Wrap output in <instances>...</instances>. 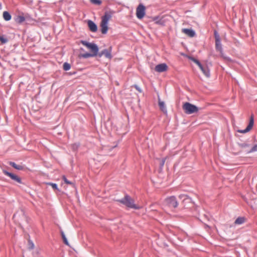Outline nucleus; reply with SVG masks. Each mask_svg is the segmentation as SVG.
I'll return each mask as SVG.
<instances>
[{
    "instance_id": "obj_17",
    "label": "nucleus",
    "mask_w": 257,
    "mask_h": 257,
    "mask_svg": "<svg viewBox=\"0 0 257 257\" xmlns=\"http://www.w3.org/2000/svg\"><path fill=\"white\" fill-rule=\"evenodd\" d=\"M10 165L13 167H14L15 169L18 170H22L23 169V167L22 166L17 165L14 162H10Z\"/></svg>"
},
{
    "instance_id": "obj_12",
    "label": "nucleus",
    "mask_w": 257,
    "mask_h": 257,
    "mask_svg": "<svg viewBox=\"0 0 257 257\" xmlns=\"http://www.w3.org/2000/svg\"><path fill=\"white\" fill-rule=\"evenodd\" d=\"M103 55L105 56L106 58L110 59L111 58V50L104 49L101 51L98 54L99 57H101Z\"/></svg>"
},
{
    "instance_id": "obj_3",
    "label": "nucleus",
    "mask_w": 257,
    "mask_h": 257,
    "mask_svg": "<svg viewBox=\"0 0 257 257\" xmlns=\"http://www.w3.org/2000/svg\"><path fill=\"white\" fill-rule=\"evenodd\" d=\"M110 18V16L105 14L102 17L100 24L101 32L102 34H105L108 30V22Z\"/></svg>"
},
{
    "instance_id": "obj_5",
    "label": "nucleus",
    "mask_w": 257,
    "mask_h": 257,
    "mask_svg": "<svg viewBox=\"0 0 257 257\" xmlns=\"http://www.w3.org/2000/svg\"><path fill=\"white\" fill-rule=\"evenodd\" d=\"M165 202L170 207L176 208L178 206V202L174 196H171L167 198Z\"/></svg>"
},
{
    "instance_id": "obj_18",
    "label": "nucleus",
    "mask_w": 257,
    "mask_h": 257,
    "mask_svg": "<svg viewBox=\"0 0 257 257\" xmlns=\"http://www.w3.org/2000/svg\"><path fill=\"white\" fill-rule=\"evenodd\" d=\"M3 18H4L5 20H6L7 21H10L12 17H11V15L9 13H8L7 11H5L3 13Z\"/></svg>"
},
{
    "instance_id": "obj_34",
    "label": "nucleus",
    "mask_w": 257,
    "mask_h": 257,
    "mask_svg": "<svg viewBox=\"0 0 257 257\" xmlns=\"http://www.w3.org/2000/svg\"><path fill=\"white\" fill-rule=\"evenodd\" d=\"M180 198H182V197H185V198L184 199V200H185L186 199V196H184V195H180L179 196Z\"/></svg>"
},
{
    "instance_id": "obj_29",
    "label": "nucleus",
    "mask_w": 257,
    "mask_h": 257,
    "mask_svg": "<svg viewBox=\"0 0 257 257\" xmlns=\"http://www.w3.org/2000/svg\"><path fill=\"white\" fill-rule=\"evenodd\" d=\"M73 150H76L78 147V145L77 144H73L72 146Z\"/></svg>"
},
{
    "instance_id": "obj_19",
    "label": "nucleus",
    "mask_w": 257,
    "mask_h": 257,
    "mask_svg": "<svg viewBox=\"0 0 257 257\" xmlns=\"http://www.w3.org/2000/svg\"><path fill=\"white\" fill-rule=\"evenodd\" d=\"M96 56L95 55H93V54L92 53H86L85 54H80L79 55V57H82V58H89V57H94V56Z\"/></svg>"
},
{
    "instance_id": "obj_24",
    "label": "nucleus",
    "mask_w": 257,
    "mask_h": 257,
    "mask_svg": "<svg viewBox=\"0 0 257 257\" xmlns=\"http://www.w3.org/2000/svg\"><path fill=\"white\" fill-rule=\"evenodd\" d=\"M47 184L51 186L53 188V189H54V190H57L58 189L57 185L56 184L52 183H48Z\"/></svg>"
},
{
    "instance_id": "obj_2",
    "label": "nucleus",
    "mask_w": 257,
    "mask_h": 257,
    "mask_svg": "<svg viewBox=\"0 0 257 257\" xmlns=\"http://www.w3.org/2000/svg\"><path fill=\"white\" fill-rule=\"evenodd\" d=\"M184 112L188 114L197 112L199 110L198 108L195 105L189 102H185L182 106Z\"/></svg>"
},
{
    "instance_id": "obj_14",
    "label": "nucleus",
    "mask_w": 257,
    "mask_h": 257,
    "mask_svg": "<svg viewBox=\"0 0 257 257\" xmlns=\"http://www.w3.org/2000/svg\"><path fill=\"white\" fill-rule=\"evenodd\" d=\"M203 74L207 77L210 76L209 70L207 67H203L202 65L200 67Z\"/></svg>"
},
{
    "instance_id": "obj_37",
    "label": "nucleus",
    "mask_w": 257,
    "mask_h": 257,
    "mask_svg": "<svg viewBox=\"0 0 257 257\" xmlns=\"http://www.w3.org/2000/svg\"><path fill=\"white\" fill-rule=\"evenodd\" d=\"M244 146H248V145H246V144H244Z\"/></svg>"
},
{
    "instance_id": "obj_25",
    "label": "nucleus",
    "mask_w": 257,
    "mask_h": 257,
    "mask_svg": "<svg viewBox=\"0 0 257 257\" xmlns=\"http://www.w3.org/2000/svg\"><path fill=\"white\" fill-rule=\"evenodd\" d=\"M28 245H29V249H33L34 247V244L30 240H29L28 241Z\"/></svg>"
},
{
    "instance_id": "obj_21",
    "label": "nucleus",
    "mask_w": 257,
    "mask_h": 257,
    "mask_svg": "<svg viewBox=\"0 0 257 257\" xmlns=\"http://www.w3.org/2000/svg\"><path fill=\"white\" fill-rule=\"evenodd\" d=\"M71 68L70 65L68 63H64L63 64V69L65 71L69 70Z\"/></svg>"
},
{
    "instance_id": "obj_22",
    "label": "nucleus",
    "mask_w": 257,
    "mask_h": 257,
    "mask_svg": "<svg viewBox=\"0 0 257 257\" xmlns=\"http://www.w3.org/2000/svg\"><path fill=\"white\" fill-rule=\"evenodd\" d=\"M61 235H62V238L63 239V241H64V242L65 243V244L67 245H69L68 241V240L63 231L61 232Z\"/></svg>"
},
{
    "instance_id": "obj_31",
    "label": "nucleus",
    "mask_w": 257,
    "mask_h": 257,
    "mask_svg": "<svg viewBox=\"0 0 257 257\" xmlns=\"http://www.w3.org/2000/svg\"><path fill=\"white\" fill-rule=\"evenodd\" d=\"M189 59L192 60L193 62H194V63H195L196 61L197 60V59H195L193 57H189Z\"/></svg>"
},
{
    "instance_id": "obj_28",
    "label": "nucleus",
    "mask_w": 257,
    "mask_h": 257,
    "mask_svg": "<svg viewBox=\"0 0 257 257\" xmlns=\"http://www.w3.org/2000/svg\"><path fill=\"white\" fill-rule=\"evenodd\" d=\"M257 151V145H254L249 151V152H255Z\"/></svg>"
},
{
    "instance_id": "obj_15",
    "label": "nucleus",
    "mask_w": 257,
    "mask_h": 257,
    "mask_svg": "<svg viewBox=\"0 0 257 257\" xmlns=\"http://www.w3.org/2000/svg\"><path fill=\"white\" fill-rule=\"evenodd\" d=\"M245 221V218L243 217H238L234 221V224L237 225L242 224Z\"/></svg>"
},
{
    "instance_id": "obj_6",
    "label": "nucleus",
    "mask_w": 257,
    "mask_h": 257,
    "mask_svg": "<svg viewBox=\"0 0 257 257\" xmlns=\"http://www.w3.org/2000/svg\"><path fill=\"white\" fill-rule=\"evenodd\" d=\"M145 15V7L142 4H140L136 10V15L138 19H142Z\"/></svg>"
},
{
    "instance_id": "obj_30",
    "label": "nucleus",
    "mask_w": 257,
    "mask_h": 257,
    "mask_svg": "<svg viewBox=\"0 0 257 257\" xmlns=\"http://www.w3.org/2000/svg\"><path fill=\"white\" fill-rule=\"evenodd\" d=\"M199 67H201V66H202V64L200 63V62L198 60H197L195 62V63Z\"/></svg>"
},
{
    "instance_id": "obj_10",
    "label": "nucleus",
    "mask_w": 257,
    "mask_h": 257,
    "mask_svg": "<svg viewBox=\"0 0 257 257\" xmlns=\"http://www.w3.org/2000/svg\"><path fill=\"white\" fill-rule=\"evenodd\" d=\"M215 48L216 51H218L220 53L221 56H222V48L220 42V38L219 37L216 38V41L215 42Z\"/></svg>"
},
{
    "instance_id": "obj_36",
    "label": "nucleus",
    "mask_w": 257,
    "mask_h": 257,
    "mask_svg": "<svg viewBox=\"0 0 257 257\" xmlns=\"http://www.w3.org/2000/svg\"><path fill=\"white\" fill-rule=\"evenodd\" d=\"M2 9V6L1 3H0V10H1Z\"/></svg>"
},
{
    "instance_id": "obj_9",
    "label": "nucleus",
    "mask_w": 257,
    "mask_h": 257,
    "mask_svg": "<svg viewBox=\"0 0 257 257\" xmlns=\"http://www.w3.org/2000/svg\"><path fill=\"white\" fill-rule=\"evenodd\" d=\"M168 69L167 65L165 63H162L157 65L155 68L156 71L158 72H163L166 71Z\"/></svg>"
},
{
    "instance_id": "obj_7",
    "label": "nucleus",
    "mask_w": 257,
    "mask_h": 257,
    "mask_svg": "<svg viewBox=\"0 0 257 257\" xmlns=\"http://www.w3.org/2000/svg\"><path fill=\"white\" fill-rule=\"evenodd\" d=\"M3 173L5 174V175L10 177L13 180H14L19 183H22L21 179L18 176H17L13 173H10V172L7 171L6 170H3Z\"/></svg>"
},
{
    "instance_id": "obj_35",
    "label": "nucleus",
    "mask_w": 257,
    "mask_h": 257,
    "mask_svg": "<svg viewBox=\"0 0 257 257\" xmlns=\"http://www.w3.org/2000/svg\"><path fill=\"white\" fill-rule=\"evenodd\" d=\"M164 162H165V161H162V163H161V165H162V166H163V165H164Z\"/></svg>"
},
{
    "instance_id": "obj_8",
    "label": "nucleus",
    "mask_w": 257,
    "mask_h": 257,
    "mask_svg": "<svg viewBox=\"0 0 257 257\" xmlns=\"http://www.w3.org/2000/svg\"><path fill=\"white\" fill-rule=\"evenodd\" d=\"M253 116L251 115L250 118L249 122L246 128L244 130H237V132L240 133H246L249 132L252 128L253 125Z\"/></svg>"
},
{
    "instance_id": "obj_26",
    "label": "nucleus",
    "mask_w": 257,
    "mask_h": 257,
    "mask_svg": "<svg viewBox=\"0 0 257 257\" xmlns=\"http://www.w3.org/2000/svg\"><path fill=\"white\" fill-rule=\"evenodd\" d=\"M90 2L96 5H100L101 4V1L100 0H90Z\"/></svg>"
},
{
    "instance_id": "obj_32",
    "label": "nucleus",
    "mask_w": 257,
    "mask_h": 257,
    "mask_svg": "<svg viewBox=\"0 0 257 257\" xmlns=\"http://www.w3.org/2000/svg\"><path fill=\"white\" fill-rule=\"evenodd\" d=\"M135 87L136 88L137 90H138L139 92H141L142 91H141V89L137 86V85H135Z\"/></svg>"
},
{
    "instance_id": "obj_1",
    "label": "nucleus",
    "mask_w": 257,
    "mask_h": 257,
    "mask_svg": "<svg viewBox=\"0 0 257 257\" xmlns=\"http://www.w3.org/2000/svg\"><path fill=\"white\" fill-rule=\"evenodd\" d=\"M118 201L129 208L135 209H138L140 208V207L134 203V200L127 195H125L123 199L119 200Z\"/></svg>"
},
{
    "instance_id": "obj_11",
    "label": "nucleus",
    "mask_w": 257,
    "mask_h": 257,
    "mask_svg": "<svg viewBox=\"0 0 257 257\" xmlns=\"http://www.w3.org/2000/svg\"><path fill=\"white\" fill-rule=\"evenodd\" d=\"M89 30L92 32H95L97 30L96 25L92 21L88 20L87 22Z\"/></svg>"
},
{
    "instance_id": "obj_16",
    "label": "nucleus",
    "mask_w": 257,
    "mask_h": 257,
    "mask_svg": "<svg viewBox=\"0 0 257 257\" xmlns=\"http://www.w3.org/2000/svg\"><path fill=\"white\" fill-rule=\"evenodd\" d=\"M159 105L160 109L164 113L167 112V109L165 105V103L161 100L159 101Z\"/></svg>"
},
{
    "instance_id": "obj_13",
    "label": "nucleus",
    "mask_w": 257,
    "mask_h": 257,
    "mask_svg": "<svg viewBox=\"0 0 257 257\" xmlns=\"http://www.w3.org/2000/svg\"><path fill=\"white\" fill-rule=\"evenodd\" d=\"M182 32L190 37H193L195 35V32L192 29H183Z\"/></svg>"
},
{
    "instance_id": "obj_20",
    "label": "nucleus",
    "mask_w": 257,
    "mask_h": 257,
    "mask_svg": "<svg viewBox=\"0 0 257 257\" xmlns=\"http://www.w3.org/2000/svg\"><path fill=\"white\" fill-rule=\"evenodd\" d=\"M25 19L23 16H19L17 17L16 21L18 23H22L25 21Z\"/></svg>"
},
{
    "instance_id": "obj_33",
    "label": "nucleus",
    "mask_w": 257,
    "mask_h": 257,
    "mask_svg": "<svg viewBox=\"0 0 257 257\" xmlns=\"http://www.w3.org/2000/svg\"><path fill=\"white\" fill-rule=\"evenodd\" d=\"M218 37H219V36L217 34L216 32H215V41H216V38H217Z\"/></svg>"
},
{
    "instance_id": "obj_4",
    "label": "nucleus",
    "mask_w": 257,
    "mask_h": 257,
    "mask_svg": "<svg viewBox=\"0 0 257 257\" xmlns=\"http://www.w3.org/2000/svg\"><path fill=\"white\" fill-rule=\"evenodd\" d=\"M81 43L84 46H86L88 49H89L91 51V53H93V55H97L98 52V48L96 44L89 43L85 41H82Z\"/></svg>"
},
{
    "instance_id": "obj_27",
    "label": "nucleus",
    "mask_w": 257,
    "mask_h": 257,
    "mask_svg": "<svg viewBox=\"0 0 257 257\" xmlns=\"http://www.w3.org/2000/svg\"><path fill=\"white\" fill-rule=\"evenodd\" d=\"M62 178H63V180L64 181V182H65L66 184H70V185H72V184H73V183H72L71 182H70V181H68V180L66 179V178L65 177V176H63V177H62Z\"/></svg>"
},
{
    "instance_id": "obj_23",
    "label": "nucleus",
    "mask_w": 257,
    "mask_h": 257,
    "mask_svg": "<svg viewBox=\"0 0 257 257\" xmlns=\"http://www.w3.org/2000/svg\"><path fill=\"white\" fill-rule=\"evenodd\" d=\"M0 41L2 43L4 44L8 42V39L7 38H6L5 37H4L3 36L0 35Z\"/></svg>"
}]
</instances>
